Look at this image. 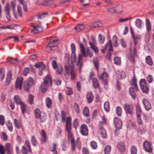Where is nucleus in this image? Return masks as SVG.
<instances>
[{
	"instance_id": "423d86ee",
	"label": "nucleus",
	"mask_w": 154,
	"mask_h": 154,
	"mask_svg": "<svg viewBox=\"0 0 154 154\" xmlns=\"http://www.w3.org/2000/svg\"><path fill=\"white\" fill-rule=\"evenodd\" d=\"M136 113L137 115V121L138 124L139 125H142V121L141 118L142 111L139 103H137L136 105Z\"/></svg>"
},
{
	"instance_id": "0e129e2a",
	"label": "nucleus",
	"mask_w": 154,
	"mask_h": 154,
	"mask_svg": "<svg viewBox=\"0 0 154 154\" xmlns=\"http://www.w3.org/2000/svg\"><path fill=\"white\" fill-rule=\"evenodd\" d=\"M29 149L26 147L23 146L21 149L22 153L23 154H28V152H29V151L28 150Z\"/></svg>"
},
{
	"instance_id": "58836bf2",
	"label": "nucleus",
	"mask_w": 154,
	"mask_h": 154,
	"mask_svg": "<svg viewBox=\"0 0 154 154\" xmlns=\"http://www.w3.org/2000/svg\"><path fill=\"white\" fill-rule=\"evenodd\" d=\"M32 86L26 83L24 85V90L26 91L29 92V91L30 88L32 87Z\"/></svg>"
},
{
	"instance_id": "bb28decb",
	"label": "nucleus",
	"mask_w": 154,
	"mask_h": 154,
	"mask_svg": "<svg viewBox=\"0 0 154 154\" xmlns=\"http://www.w3.org/2000/svg\"><path fill=\"white\" fill-rule=\"evenodd\" d=\"M11 6L12 7L13 14L16 18H17V13L16 12V3L14 1H11Z\"/></svg>"
},
{
	"instance_id": "774afa93",
	"label": "nucleus",
	"mask_w": 154,
	"mask_h": 154,
	"mask_svg": "<svg viewBox=\"0 0 154 154\" xmlns=\"http://www.w3.org/2000/svg\"><path fill=\"white\" fill-rule=\"evenodd\" d=\"M89 44L91 48L94 50L95 53L98 52V48L94 45L92 44L91 42H89Z\"/></svg>"
},
{
	"instance_id": "7ed1b4c3",
	"label": "nucleus",
	"mask_w": 154,
	"mask_h": 154,
	"mask_svg": "<svg viewBox=\"0 0 154 154\" xmlns=\"http://www.w3.org/2000/svg\"><path fill=\"white\" fill-rule=\"evenodd\" d=\"M82 56L81 54L78 56V61L77 62H72L71 63H69L68 65L65 66V68L66 72L67 74H71V79L73 80L75 79V73L74 69L73 66L76 65L78 66L81 63V60Z\"/></svg>"
},
{
	"instance_id": "338daca9",
	"label": "nucleus",
	"mask_w": 154,
	"mask_h": 154,
	"mask_svg": "<svg viewBox=\"0 0 154 154\" xmlns=\"http://www.w3.org/2000/svg\"><path fill=\"white\" fill-rule=\"evenodd\" d=\"M21 106V109L22 113L24 115L25 113L26 112V107L24 104L23 103L20 105Z\"/></svg>"
},
{
	"instance_id": "cd10ccee",
	"label": "nucleus",
	"mask_w": 154,
	"mask_h": 154,
	"mask_svg": "<svg viewBox=\"0 0 154 154\" xmlns=\"http://www.w3.org/2000/svg\"><path fill=\"white\" fill-rule=\"evenodd\" d=\"M105 48L106 50L108 49L109 51H111L112 50V46L111 40L109 41L106 44Z\"/></svg>"
},
{
	"instance_id": "2f4dec72",
	"label": "nucleus",
	"mask_w": 154,
	"mask_h": 154,
	"mask_svg": "<svg viewBox=\"0 0 154 154\" xmlns=\"http://www.w3.org/2000/svg\"><path fill=\"white\" fill-rule=\"evenodd\" d=\"M146 26L147 31L149 32L151 30V25L149 20H146Z\"/></svg>"
},
{
	"instance_id": "39448f33",
	"label": "nucleus",
	"mask_w": 154,
	"mask_h": 154,
	"mask_svg": "<svg viewBox=\"0 0 154 154\" xmlns=\"http://www.w3.org/2000/svg\"><path fill=\"white\" fill-rule=\"evenodd\" d=\"M100 79L102 80L104 88L106 89L108 88V81L109 79L108 75L107 73L104 72L101 75H98Z\"/></svg>"
},
{
	"instance_id": "c85d7f7f",
	"label": "nucleus",
	"mask_w": 154,
	"mask_h": 154,
	"mask_svg": "<svg viewBox=\"0 0 154 154\" xmlns=\"http://www.w3.org/2000/svg\"><path fill=\"white\" fill-rule=\"evenodd\" d=\"M65 59L67 61V63H66L65 66L66 65H68L69 63H72V58L71 57V60H70V55L68 54H65Z\"/></svg>"
},
{
	"instance_id": "f3484780",
	"label": "nucleus",
	"mask_w": 154,
	"mask_h": 154,
	"mask_svg": "<svg viewBox=\"0 0 154 154\" xmlns=\"http://www.w3.org/2000/svg\"><path fill=\"white\" fill-rule=\"evenodd\" d=\"M71 47L72 50L71 57L72 58V62H76V56L75 55V46L73 43H72L71 45Z\"/></svg>"
},
{
	"instance_id": "c03bdc74",
	"label": "nucleus",
	"mask_w": 154,
	"mask_h": 154,
	"mask_svg": "<svg viewBox=\"0 0 154 154\" xmlns=\"http://www.w3.org/2000/svg\"><path fill=\"white\" fill-rule=\"evenodd\" d=\"M31 141L32 144L34 146H36L38 144V142L37 141L35 137L34 136H32L31 137Z\"/></svg>"
},
{
	"instance_id": "de8ad7c7",
	"label": "nucleus",
	"mask_w": 154,
	"mask_h": 154,
	"mask_svg": "<svg viewBox=\"0 0 154 154\" xmlns=\"http://www.w3.org/2000/svg\"><path fill=\"white\" fill-rule=\"evenodd\" d=\"M105 38L103 36H101V34H100L98 36L99 41L101 44H103L105 41Z\"/></svg>"
},
{
	"instance_id": "9b49d317",
	"label": "nucleus",
	"mask_w": 154,
	"mask_h": 154,
	"mask_svg": "<svg viewBox=\"0 0 154 154\" xmlns=\"http://www.w3.org/2000/svg\"><path fill=\"white\" fill-rule=\"evenodd\" d=\"M94 73L91 72L90 75L89 79L92 80L93 87L94 88H97L99 86V83L97 78L93 77Z\"/></svg>"
},
{
	"instance_id": "0eeeda50",
	"label": "nucleus",
	"mask_w": 154,
	"mask_h": 154,
	"mask_svg": "<svg viewBox=\"0 0 154 154\" xmlns=\"http://www.w3.org/2000/svg\"><path fill=\"white\" fill-rule=\"evenodd\" d=\"M141 88L143 93L148 94L149 92V88L147 85L146 79H141L140 82Z\"/></svg>"
},
{
	"instance_id": "72a5a7b5",
	"label": "nucleus",
	"mask_w": 154,
	"mask_h": 154,
	"mask_svg": "<svg viewBox=\"0 0 154 154\" xmlns=\"http://www.w3.org/2000/svg\"><path fill=\"white\" fill-rule=\"evenodd\" d=\"M12 75V74L11 71L8 72L6 79V82L8 84H9L11 81Z\"/></svg>"
},
{
	"instance_id": "7c9ffc66",
	"label": "nucleus",
	"mask_w": 154,
	"mask_h": 154,
	"mask_svg": "<svg viewBox=\"0 0 154 154\" xmlns=\"http://www.w3.org/2000/svg\"><path fill=\"white\" fill-rule=\"evenodd\" d=\"M47 117V116L46 114L45 113L43 112L41 113L40 117L39 118L40 119L41 122H43L46 121Z\"/></svg>"
},
{
	"instance_id": "393cba45",
	"label": "nucleus",
	"mask_w": 154,
	"mask_h": 154,
	"mask_svg": "<svg viewBox=\"0 0 154 154\" xmlns=\"http://www.w3.org/2000/svg\"><path fill=\"white\" fill-rule=\"evenodd\" d=\"M86 98L88 103H90L93 101L94 98V96L91 92H87V94Z\"/></svg>"
},
{
	"instance_id": "49530a36",
	"label": "nucleus",
	"mask_w": 154,
	"mask_h": 154,
	"mask_svg": "<svg viewBox=\"0 0 154 154\" xmlns=\"http://www.w3.org/2000/svg\"><path fill=\"white\" fill-rule=\"evenodd\" d=\"M42 112H40L39 109H36L35 111V113L36 117L37 118H39L40 117L41 113Z\"/></svg>"
},
{
	"instance_id": "603ef678",
	"label": "nucleus",
	"mask_w": 154,
	"mask_h": 154,
	"mask_svg": "<svg viewBox=\"0 0 154 154\" xmlns=\"http://www.w3.org/2000/svg\"><path fill=\"white\" fill-rule=\"evenodd\" d=\"M109 104L108 102H106L104 103V108L105 110L108 112L109 110Z\"/></svg>"
},
{
	"instance_id": "dca6fc26",
	"label": "nucleus",
	"mask_w": 154,
	"mask_h": 154,
	"mask_svg": "<svg viewBox=\"0 0 154 154\" xmlns=\"http://www.w3.org/2000/svg\"><path fill=\"white\" fill-rule=\"evenodd\" d=\"M142 102L145 109L148 111L151 109L152 106L149 101L147 99H144L143 100Z\"/></svg>"
},
{
	"instance_id": "5701e85b",
	"label": "nucleus",
	"mask_w": 154,
	"mask_h": 154,
	"mask_svg": "<svg viewBox=\"0 0 154 154\" xmlns=\"http://www.w3.org/2000/svg\"><path fill=\"white\" fill-rule=\"evenodd\" d=\"M80 46L81 49V51L84 57H86L89 54V51L88 48V51L85 52V47L82 43L79 44Z\"/></svg>"
},
{
	"instance_id": "3c124183",
	"label": "nucleus",
	"mask_w": 154,
	"mask_h": 154,
	"mask_svg": "<svg viewBox=\"0 0 154 154\" xmlns=\"http://www.w3.org/2000/svg\"><path fill=\"white\" fill-rule=\"evenodd\" d=\"M28 99L29 103L31 105L32 104L34 100V96L30 94L28 96Z\"/></svg>"
},
{
	"instance_id": "8fccbe9b",
	"label": "nucleus",
	"mask_w": 154,
	"mask_h": 154,
	"mask_svg": "<svg viewBox=\"0 0 154 154\" xmlns=\"http://www.w3.org/2000/svg\"><path fill=\"white\" fill-rule=\"evenodd\" d=\"M116 111L118 116H121L122 112V109L121 107L118 106L116 109Z\"/></svg>"
},
{
	"instance_id": "a18cd8bd",
	"label": "nucleus",
	"mask_w": 154,
	"mask_h": 154,
	"mask_svg": "<svg viewBox=\"0 0 154 154\" xmlns=\"http://www.w3.org/2000/svg\"><path fill=\"white\" fill-rule=\"evenodd\" d=\"M41 135L43 139V140H42V141L44 142H45L47 139L46 136L45 131L43 129L42 130Z\"/></svg>"
},
{
	"instance_id": "79ce46f5",
	"label": "nucleus",
	"mask_w": 154,
	"mask_h": 154,
	"mask_svg": "<svg viewBox=\"0 0 154 154\" xmlns=\"http://www.w3.org/2000/svg\"><path fill=\"white\" fill-rule=\"evenodd\" d=\"M111 149V147L110 146L108 145L104 148V151L105 154H109Z\"/></svg>"
},
{
	"instance_id": "6e6d98bb",
	"label": "nucleus",
	"mask_w": 154,
	"mask_h": 154,
	"mask_svg": "<svg viewBox=\"0 0 154 154\" xmlns=\"http://www.w3.org/2000/svg\"><path fill=\"white\" fill-rule=\"evenodd\" d=\"M114 63L117 65H120L121 63V59L120 57H116L114 58Z\"/></svg>"
},
{
	"instance_id": "f8f14e48",
	"label": "nucleus",
	"mask_w": 154,
	"mask_h": 154,
	"mask_svg": "<svg viewBox=\"0 0 154 154\" xmlns=\"http://www.w3.org/2000/svg\"><path fill=\"white\" fill-rule=\"evenodd\" d=\"M52 64L53 68L59 73H61L63 71V68L60 64H57L55 60L52 61Z\"/></svg>"
},
{
	"instance_id": "6ab92c4d",
	"label": "nucleus",
	"mask_w": 154,
	"mask_h": 154,
	"mask_svg": "<svg viewBox=\"0 0 154 154\" xmlns=\"http://www.w3.org/2000/svg\"><path fill=\"white\" fill-rule=\"evenodd\" d=\"M5 14L7 19H10L11 17L10 14V8L8 3H7L4 8Z\"/></svg>"
},
{
	"instance_id": "aec40b11",
	"label": "nucleus",
	"mask_w": 154,
	"mask_h": 154,
	"mask_svg": "<svg viewBox=\"0 0 154 154\" xmlns=\"http://www.w3.org/2000/svg\"><path fill=\"white\" fill-rule=\"evenodd\" d=\"M23 81V79L22 77H19L17 78L16 83V88L17 89L19 88L20 90L21 89Z\"/></svg>"
},
{
	"instance_id": "473e14b6",
	"label": "nucleus",
	"mask_w": 154,
	"mask_h": 154,
	"mask_svg": "<svg viewBox=\"0 0 154 154\" xmlns=\"http://www.w3.org/2000/svg\"><path fill=\"white\" fill-rule=\"evenodd\" d=\"M52 100L49 97H47L46 100V104L47 107L49 108L51 107Z\"/></svg>"
},
{
	"instance_id": "052dcab7",
	"label": "nucleus",
	"mask_w": 154,
	"mask_h": 154,
	"mask_svg": "<svg viewBox=\"0 0 154 154\" xmlns=\"http://www.w3.org/2000/svg\"><path fill=\"white\" fill-rule=\"evenodd\" d=\"M93 62L95 68L98 69V63L97 59L96 57H94L93 59Z\"/></svg>"
},
{
	"instance_id": "5fc2aeb1",
	"label": "nucleus",
	"mask_w": 154,
	"mask_h": 154,
	"mask_svg": "<svg viewBox=\"0 0 154 154\" xmlns=\"http://www.w3.org/2000/svg\"><path fill=\"white\" fill-rule=\"evenodd\" d=\"M57 41V40H53V41H51L49 42V43L48 44V47H49L50 48L51 50H52V48L53 47L55 46V45H54V43Z\"/></svg>"
},
{
	"instance_id": "6e6552de",
	"label": "nucleus",
	"mask_w": 154,
	"mask_h": 154,
	"mask_svg": "<svg viewBox=\"0 0 154 154\" xmlns=\"http://www.w3.org/2000/svg\"><path fill=\"white\" fill-rule=\"evenodd\" d=\"M143 149L145 151L151 153L152 150V146L151 143L147 140L145 141L143 143Z\"/></svg>"
},
{
	"instance_id": "4c0bfd02",
	"label": "nucleus",
	"mask_w": 154,
	"mask_h": 154,
	"mask_svg": "<svg viewBox=\"0 0 154 154\" xmlns=\"http://www.w3.org/2000/svg\"><path fill=\"white\" fill-rule=\"evenodd\" d=\"M57 144L56 143H53L52 148L51 149V151L53 152V154H57V152L56 150Z\"/></svg>"
},
{
	"instance_id": "e433bc0d",
	"label": "nucleus",
	"mask_w": 154,
	"mask_h": 154,
	"mask_svg": "<svg viewBox=\"0 0 154 154\" xmlns=\"http://www.w3.org/2000/svg\"><path fill=\"white\" fill-rule=\"evenodd\" d=\"M14 100L17 105H20L23 102L20 100L19 97L17 96H15L14 97Z\"/></svg>"
},
{
	"instance_id": "20e7f679",
	"label": "nucleus",
	"mask_w": 154,
	"mask_h": 154,
	"mask_svg": "<svg viewBox=\"0 0 154 154\" xmlns=\"http://www.w3.org/2000/svg\"><path fill=\"white\" fill-rule=\"evenodd\" d=\"M52 80L49 75H48L44 79V81L42 83L41 89L42 92H45L48 89L49 84H51Z\"/></svg>"
},
{
	"instance_id": "4be33fe9",
	"label": "nucleus",
	"mask_w": 154,
	"mask_h": 154,
	"mask_svg": "<svg viewBox=\"0 0 154 154\" xmlns=\"http://www.w3.org/2000/svg\"><path fill=\"white\" fill-rule=\"evenodd\" d=\"M130 93L132 98L134 99L136 97V92L139 91H137L134 88L131 87L129 88Z\"/></svg>"
},
{
	"instance_id": "ea45409f",
	"label": "nucleus",
	"mask_w": 154,
	"mask_h": 154,
	"mask_svg": "<svg viewBox=\"0 0 154 154\" xmlns=\"http://www.w3.org/2000/svg\"><path fill=\"white\" fill-rule=\"evenodd\" d=\"M116 12L118 13L122 12L123 10L122 6L121 5L115 7Z\"/></svg>"
},
{
	"instance_id": "ddd939ff",
	"label": "nucleus",
	"mask_w": 154,
	"mask_h": 154,
	"mask_svg": "<svg viewBox=\"0 0 154 154\" xmlns=\"http://www.w3.org/2000/svg\"><path fill=\"white\" fill-rule=\"evenodd\" d=\"M114 123L116 129H121L122 126V122L119 118L115 117L114 119Z\"/></svg>"
},
{
	"instance_id": "1a4fd4ad",
	"label": "nucleus",
	"mask_w": 154,
	"mask_h": 154,
	"mask_svg": "<svg viewBox=\"0 0 154 154\" xmlns=\"http://www.w3.org/2000/svg\"><path fill=\"white\" fill-rule=\"evenodd\" d=\"M123 107L127 114H130L131 116L134 113V108L133 107L128 104H124Z\"/></svg>"
},
{
	"instance_id": "f03ea898",
	"label": "nucleus",
	"mask_w": 154,
	"mask_h": 154,
	"mask_svg": "<svg viewBox=\"0 0 154 154\" xmlns=\"http://www.w3.org/2000/svg\"><path fill=\"white\" fill-rule=\"evenodd\" d=\"M134 40V47L133 50L131 48L129 49V54L128 56V59L131 63H133L135 61V58L137 56V45L138 44V40L140 38V35L136 34L135 36L132 37Z\"/></svg>"
},
{
	"instance_id": "680f3d73",
	"label": "nucleus",
	"mask_w": 154,
	"mask_h": 154,
	"mask_svg": "<svg viewBox=\"0 0 154 154\" xmlns=\"http://www.w3.org/2000/svg\"><path fill=\"white\" fill-rule=\"evenodd\" d=\"M131 154H137V149L136 147L134 146H132L131 148Z\"/></svg>"
},
{
	"instance_id": "c9c22d12",
	"label": "nucleus",
	"mask_w": 154,
	"mask_h": 154,
	"mask_svg": "<svg viewBox=\"0 0 154 154\" xmlns=\"http://www.w3.org/2000/svg\"><path fill=\"white\" fill-rule=\"evenodd\" d=\"M83 113L85 116L88 117L89 116V109L88 107H85L83 111Z\"/></svg>"
},
{
	"instance_id": "13d9d810",
	"label": "nucleus",
	"mask_w": 154,
	"mask_h": 154,
	"mask_svg": "<svg viewBox=\"0 0 154 154\" xmlns=\"http://www.w3.org/2000/svg\"><path fill=\"white\" fill-rule=\"evenodd\" d=\"M47 13H42V14H38L36 16H37L36 18L37 19H44L45 18V17L46 15L48 14Z\"/></svg>"
},
{
	"instance_id": "37998d69",
	"label": "nucleus",
	"mask_w": 154,
	"mask_h": 154,
	"mask_svg": "<svg viewBox=\"0 0 154 154\" xmlns=\"http://www.w3.org/2000/svg\"><path fill=\"white\" fill-rule=\"evenodd\" d=\"M84 28V26L82 24H80L76 26L75 29L76 32H79Z\"/></svg>"
},
{
	"instance_id": "9d476101",
	"label": "nucleus",
	"mask_w": 154,
	"mask_h": 154,
	"mask_svg": "<svg viewBox=\"0 0 154 154\" xmlns=\"http://www.w3.org/2000/svg\"><path fill=\"white\" fill-rule=\"evenodd\" d=\"M35 66L37 68H39L41 71L38 72V74L40 75L42 74V72L46 71V66L42 62H38L35 64Z\"/></svg>"
},
{
	"instance_id": "864d4df0",
	"label": "nucleus",
	"mask_w": 154,
	"mask_h": 154,
	"mask_svg": "<svg viewBox=\"0 0 154 154\" xmlns=\"http://www.w3.org/2000/svg\"><path fill=\"white\" fill-rule=\"evenodd\" d=\"M6 125L8 129L11 132H12L13 130L12 123L10 122L9 120Z\"/></svg>"
},
{
	"instance_id": "a878e982",
	"label": "nucleus",
	"mask_w": 154,
	"mask_h": 154,
	"mask_svg": "<svg viewBox=\"0 0 154 154\" xmlns=\"http://www.w3.org/2000/svg\"><path fill=\"white\" fill-rule=\"evenodd\" d=\"M116 75L119 79H122L124 78L126 76L125 72L122 71H119L117 72Z\"/></svg>"
},
{
	"instance_id": "09e8293b",
	"label": "nucleus",
	"mask_w": 154,
	"mask_h": 154,
	"mask_svg": "<svg viewBox=\"0 0 154 154\" xmlns=\"http://www.w3.org/2000/svg\"><path fill=\"white\" fill-rule=\"evenodd\" d=\"M27 83L31 86H32L33 85L35 84V83L31 77H29L28 79Z\"/></svg>"
},
{
	"instance_id": "f257e3e1",
	"label": "nucleus",
	"mask_w": 154,
	"mask_h": 154,
	"mask_svg": "<svg viewBox=\"0 0 154 154\" xmlns=\"http://www.w3.org/2000/svg\"><path fill=\"white\" fill-rule=\"evenodd\" d=\"M71 119L70 117H67L66 120V130L67 132V136L68 140L71 143L72 150L74 151L75 150V147H76L79 150L81 147V143L78 139L75 143L74 137L72 132Z\"/></svg>"
},
{
	"instance_id": "a211bd4d",
	"label": "nucleus",
	"mask_w": 154,
	"mask_h": 154,
	"mask_svg": "<svg viewBox=\"0 0 154 154\" xmlns=\"http://www.w3.org/2000/svg\"><path fill=\"white\" fill-rule=\"evenodd\" d=\"M43 29V27L40 25H37L33 27L31 32L34 34L42 32Z\"/></svg>"
},
{
	"instance_id": "e2e57ef3",
	"label": "nucleus",
	"mask_w": 154,
	"mask_h": 154,
	"mask_svg": "<svg viewBox=\"0 0 154 154\" xmlns=\"http://www.w3.org/2000/svg\"><path fill=\"white\" fill-rule=\"evenodd\" d=\"M100 133L102 137L103 138H105L106 137V130L103 129L100 130Z\"/></svg>"
},
{
	"instance_id": "69168bd1",
	"label": "nucleus",
	"mask_w": 154,
	"mask_h": 154,
	"mask_svg": "<svg viewBox=\"0 0 154 154\" xmlns=\"http://www.w3.org/2000/svg\"><path fill=\"white\" fill-rule=\"evenodd\" d=\"M5 75V73L3 71L2 69L1 68L0 69V79L1 81H2L4 79Z\"/></svg>"
},
{
	"instance_id": "4d7b16f0",
	"label": "nucleus",
	"mask_w": 154,
	"mask_h": 154,
	"mask_svg": "<svg viewBox=\"0 0 154 154\" xmlns=\"http://www.w3.org/2000/svg\"><path fill=\"white\" fill-rule=\"evenodd\" d=\"M117 38L116 35H114L112 38V41L114 46L117 47L118 46Z\"/></svg>"
},
{
	"instance_id": "bf43d9fd",
	"label": "nucleus",
	"mask_w": 154,
	"mask_h": 154,
	"mask_svg": "<svg viewBox=\"0 0 154 154\" xmlns=\"http://www.w3.org/2000/svg\"><path fill=\"white\" fill-rule=\"evenodd\" d=\"M143 23V21L141 20H136L135 23L137 26L139 28H140L141 26Z\"/></svg>"
},
{
	"instance_id": "412c9836",
	"label": "nucleus",
	"mask_w": 154,
	"mask_h": 154,
	"mask_svg": "<svg viewBox=\"0 0 154 154\" xmlns=\"http://www.w3.org/2000/svg\"><path fill=\"white\" fill-rule=\"evenodd\" d=\"M5 148L8 154H11L13 152V147L10 143L6 144Z\"/></svg>"
},
{
	"instance_id": "b1692460",
	"label": "nucleus",
	"mask_w": 154,
	"mask_h": 154,
	"mask_svg": "<svg viewBox=\"0 0 154 154\" xmlns=\"http://www.w3.org/2000/svg\"><path fill=\"white\" fill-rule=\"evenodd\" d=\"M131 85L132 86V87L134 88L137 91H139L137 84V79H136L134 77H133L132 79Z\"/></svg>"
},
{
	"instance_id": "f704fd0d",
	"label": "nucleus",
	"mask_w": 154,
	"mask_h": 154,
	"mask_svg": "<svg viewBox=\"0 0 154 154\" xmlns=\"http://www.w3.org/2000/svg\"><path fill=\"white\" fill-rule=\"evenodd\" d=\"M146 63L150 66H152L153 64V61L150 56L146 57Z\"/></svg>"
},
{
	"instance_id": "a19ab883",
	"label": "nucleus",
	"mask_w": 154,
	"mask_h": 154,
	"mask_svg": "<svg viewBox=\"0 0 154 154\" xmlns=\"http://www.w3.org/2000/svg\"><path fill=\"white\" fill-rule=\"evenodd\" d=\"M20 26L18 25L12 24L8 26V29H16Z\"/></svg>"
},
{
	"instance_id": "c756f323",
	"label": "nucleus",
	"mask_w": 154,
	"mask_h": 154,
	"mask_svg": "<svg viewBox=\"0 0 154 154\" xmlns=\"http://www.w3.org/2000/svg\"><path fill=\"white\" fill-rule=\"evenodd\" d=\"M23 146H25V147H26V148L29 149L28 150L29 151V153L32 152V149L29 140H26L24 143V145Z\"/></svg>"
},
{
	"instance_id": "2eb2a0df",
	"label": "nucleus",
	"mask_w": 154,
	"mask_h": 154,
	"mask_svg": "<svg viewBox=\"0 0 154 154\" xmlns=\"http://www.w3.org/2000/svg\"><path fill=\"white\" fill-rule=\"evenodd\" d=\"M117 147L119 152L121 153H124L125 150V143L123 142L118 143Z\"/></svg>"
},
{
	"instance_id": "4468645a",
	"label": "nucleus",
	"mask_w": 154,
	"mask_h": 154,
	"mask_svg": "<svg viewBox=\"0 0 154 154\" xmlns=\"http://www.w3.org/2000/svg\"><path fill=\"white\" fill-rule=\"evenodd\" d=\"M88 130L87 126L83 124L82 125L80 128V132L81 134L85 136H87L88 135Z\"/></svg>"
}]
</instances>
